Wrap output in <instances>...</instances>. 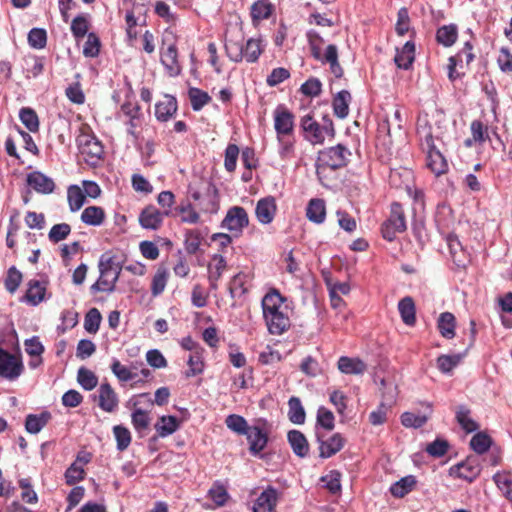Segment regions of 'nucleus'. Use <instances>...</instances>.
<instances>
[{"label":"nucleus","instance_id":"obj_1","mask_svg":"<svg viewBox=\"0 0 512 512\" xmlns=\"http://www.w3.org/2000/svg\"><path fill=\"white\" fill-rule=\"evenodd\" d=\"M98 269L100 275L98 280L91 285V293L114 292L121 274V267L115 262V256L109 253L102 254L98 262Z\"/></svg>","mask_w":512,"mask_h":512},{"label":"nucleus","instance_id":"obj_2","mask_svg":"<svg viewBox=\"0 0 512 512\" xmlns=\"http://www.w3.org/2000/svg\"><path fill=\"white\" fill-rule=\"evenodd\" d=\"M350 156V150L342 144L320 151L316 165L318 179L322 182L323 173L327 168L337 170L345 167L349 162Z\"/></svg>","mask_w":512,"mask_h":512},{"label":"nucleus","instance_id":"obj_3","mask_svg":"<svg viewBox=\"0 0 512 512\" xmlns=\"http://www.w3.org/2000/svg\"><path fill=\"white\" fill-rule=\"evenodd\" d=\"M421 135V145L427 153V167L436 175L440 176L447 172L448 163L443 154L437 149L434 137L429 129L418 130Z\"/></svg>","mask_w":512,"mask_h":512},{"label":"nucleus","instance_id":"obj_4","mask_svg":"<svg viewBox=\"0 0 512 512\" xmlns=\"http://www.w3.org/2000/svg\"><path fill=\"white\" fill-rule=\"evenodd\" d=\"M76 144L80 153L85 156V161L90 164H96L104 153L103 145L95 135L80 130L76 138Z\"/></svg>","mask_w":512,"mask_h":512},{"label":"nucleus","instance_id":"obj_5","mask_svg":"<svg viewBox=\"0 0 512 512\" xmlns=\"http://www.w3.org/2000/svg\"><path fill=\"white\" fill-rule=\"evenodd\" d=\"M406 230V221L402 206L399 203H392L390 217L382 224L381 233L384 239L393 241L397 233Z\"/></svg>","mask_w":512,"mask_h":512},{"label":"nucleus","instance_id":"obj_6","mask_svg":"<svg viewBox=\"0 0 512 512\" xmlns=\"http://www.w3.org/2000/svg\"><path fill=\"white\" fill-rule=\"evenodd\" d=\"M248 225L249 217L246 210L241 206H232L228 209L220 227L228 230L235 237H238Z\"/></svg>","mask_w":512,"mask_h":512},{"label":"nucleus","instance_id":"obj_7","mask_svg":"<svg viewBox=\"0 0 512 512\" xmlns=\"http://www.w3.org/2000/svg\"><path fill=\"white\" fill-rule=\"evenodd\" d=\"M23 371L24 365L21 358L0 348V377L9 381H15L21 376Z\"/></svg>","mask_w":512,"mask_h":512},{"label":"nucleus","instance_id":"obj_8","mask_svg":"<svg viewBox=\"0 0 512 512\" xmlns=\"http://www.w3.org/2000/svg\"><path fill=\"white\" fill-rule=\"evenodd\" d=\"M162 43L168 46L167 49L161 53V63L169 71L171 76H176L180 73V65L178 63V51L173 32L166 31L163 35Z\"/></svg>","mask_w":512,"mask_h":512},{"label":"nucleus","instance_id":"obj_9","mask_svg":"<svg viewBox=\"0 0 512 512\" xmlns=\"http://www.w3.org/2000/svg\"><path fill=\"white\" fill-rule=\"evenodd\" d=\"M316 441L319 444V456L327 459L338 453L345 445V439L340 433H334L329 438L323 431L316 429Z\"/></svg>","mask_w":512,"mask_h":512},{"label":"nucleus","instance_id":"obj_10","mask_svg":"<svg viewBox=\"0 0 512 512\" xmlns=\"http://www.w3.org/2000/svg\"><path fill=\"white\" fill-rule=\"evenodd\" d=\"M274 128L279 141L294 130V115L285 105H278L274 110Z\"/></svg>","mask_w":512,"mask_h":512},{"label":"nucleus","instance_id":"obj_11","mask_svg":"<svg viewBox=\"0 0 512 512\" xmlns=\"http://www.w3.org/2000/svg\"><path fill=\"white\" fill-rule=\"evenodd\" d=\"M449 473L471 483L480 475L481 465L476 457H468L465 461L453 465Z\"/></svg>","mask_w":512,"mask_h":512},{"label":"nucleus","instance_id":"obj_12","mask_svg":"<svg viewBox=\"0 0 512 512\" xmlns=\"http://www.w3.org/2000/svg\"><path fill=\"white\" fill-rule=\"evenodd\" d=\"M279 496L280 494L276 488L268 486L255 499L252 512H277L276 506Z\"/></svg>","mask_w":512,"mask_h":512},{"label":"nucleus","instance_id":"obj_13","mask_svg":"<svg viewBox=\"0 0 512 512\" xmlns=\"http://www.w3.org/2000/svg\"><path fill=\"white\" fill-rule=\"evenodd\" d=\"M170 211H160L153 205L146 206L139 215V223L142 228L157 230L161 227L164 217L169 216Z\"/></svg>","mask_w":512,"mask_h":512},{"label":"nucleus","instance_id":"obj_14","mask_svg":"<svg viewBox=\"0 0 512 512\" xmlns=\"http://www.w3.org/2000/svg\"><path fill=\"white\" fill-rule=\"evenodd\" d=\"M301 128L305 138L312 144H322L325 138L328 137V133L324 131L322 125L309 114L302 117Z\"/></svg>","mask_w":512,"mask_h":512},{"label":"nucleus","instance_id":"obj_15","mask_svg":"<svg viewBox=\"0 0 512 512\" xmlns=\"http://www.w3.org/2000/svg\"><path fill=\"white\" fill-rule=\"evenodd\" d=\"M97 398L98 406L107 413H113L118 407V395L108 382L100 384Z\"/></svg>","mask_w":512,"mask_h":512},{"label":"nucleus","instance_id":"obj_16","mask_svg":"<svg viewBox=\"0 0 512 512\" xmlns=\"http://www.w3.org/2000/svg\"><path fill=\"white\" fill-rule=\"evenodd\" d=\"M27 184L37 193L50 194L55 189V183L52 178L46 176L40 171H34L27 175Z\"/></svg>","mask_w":512,"mask_h":512},{"label":"nucleus","instance_id":"obj_17","mask_svg":"<svg viewBox=\"0 0 512 512\" xmlns=\"http://www.w3.org/2000/svg\"><path fill=\"white\" fill-rule=\"evenodd\" d=\"M277 206L271 196L260 199L255 208V215L261 224H270L276 214Z\"/></svg>","mask_w":512,"mask_h":512},{"label":"nucleus","instance_id":"obj_18","mask_svg":"<svg viewBox=\"0 0 512 512\" xmlns=\"http://www.w3.org/2000/svg\"><path fill=\"white\" fill-rule=\"evenodd\" d=\"M121 112L128 117L127 132L128 134L136 136V128L141 125V108L137 103L124 102L121 105Z\"/></svg>","mask_w":512,"mask_h":512},{"label":"nucleus","instance_id":"obj_19","mask_svg":"<svg viewBox=\"0 0 512 512\" xmlns=\"http://www.w3.org/2000/svg\"><path fill=\"white\" fill-rule=\"evenodd\" d=\"M245 435L247 436L250 445L249 450L252 454L256 455L266 447L268 435L267 432L259 426H251Z\"/></svg>","mask_w":512,"mask_h":512},{"label":"nucleus","instance_id":"obj_20","mask_svg":"<svg viewBox=\"0 0 512 512\" xmlns=\"http://www.w3.org/2000/svg\"><path fill=\"white\" fill-rule=\"evenodd\" d=\"M207 228L204 229H186L184 231V248L189 255H195L201 246L202 241L207 235Z\"/></svg>","mask_w":512,"mask_h":512},{"label":"nucleus","instance_id":"obj_21","mask_svg":"<svg viewBox=\"0 0 512 512\" xmlns=\"http://www.w3.org/2000/svg\"><path fill=\"white\" fill-rule=\"evenodd\" d=\"M178 109L177 100L172 95H165L163 101H159L155 105V116L161 122L168 121L176 114Z\"/></svg>","mask_w":512,"mask_h":512},{"label":"nucleus","instance_id":"obj_22","mask_svg":"<svg viewBox=\"0 0 512 512\" xmlns=\"http://www.w3.org/2000/svg\"><path fill=\"white\" fill-rule=\"evenodd\" d=\"M287 440L294 454L300 458H305L309 453V443L306 436L299 430H290L287 434Z\"/></svg>","mask_w":512,"mask_h":512},{"label":"nucleus","instance_id":"obj_23","mask_svg":"<svg viewBox=\"0 0 512 512\" xmlns=\"http://www.w3.org/2000/svg\"><path fill=\"white\" fill-rule=\"evenodd\" d=\"M47 283L39 280H30L28 282V289L24 296V299L27 303L32 306L39 305L42 301L45 300Z\"/></svg>","mask_w":512,"mask_h":512},{"label":"nucleus","instance_id":"obj_24","mask_svg":"<svg viewBox=\"0 0 512 512\" xmlns=\"http://www.w3.org/2000/svg\"><path fill=\"white\" fill-rule=\"evenodd\" d=\"M179 427L180 421L176 416H161L154 425L157 436L153 437V440H156L157 437L165 438L176 432Z\"/></svg>","mask_w":512,"mask_h":512},{"label":"nucleus","instance_id":"obj_25","mask_svg":"<svg viewBox=\"0 0 512 512\" xmlns=\"http://www.w3.org/2000/svg\"><path fill=\"white\" fill-rule=\"evenodd\" d=\"M268 331L273 335H281L290 327V320L283 312L264 316Z\"/></svg>","mask_w":512,"mask_h":512},{"label":"nucleus","instance_id":"obj_26","mask_svg":"<svg viewBox=\"0 0 512 512\" xmlns=\"http://www.w3.org/2000/svg\"><path fill=\"white\" fill-rule=\"evenodd\" d=\"M415 59V44L407 41L401 49H397L394 62L398 68L408 70Z\"/></svg>","mask_w":512,"mask_h":512},{"label":"nucleus","instance_id":"obj_27","mask_svg":"<svg viewBox=\"0 0 512 512\" xmlns=\"http://www.w3.org/2000/svg\"><path fill=\"white\" fill-rule=\"evenodd\" d=\"M306 217L315 224H322L326 218L325 201L319 198L311 199L306 207Z\"/></svg>","mask_w":512,"mask_h":512},{"label":"nucleus","instance_id":"obj_28","mask_svg":"<svg viewBox=\"0 0 512 512\" xmlns=\"http://www.w3.org/2000/svg\"><path fill=\"white\" fill-rule=\"evenodd\" d=\"M337 365L342 373L348 375H360L367 369V365L361 359L347 356H341Z\"/></svg>","mask_w":512,"mask_h":512},{"label":"nucleus","instance_id":"obj_29","mask_svg":"<svg viewBox=\"0 0 512 512\" xmlns=\"http://www.w3.org/2000/svg\"><path fill=\"white\" fill-rule=\"evenodd\" d=\"M49 411H43L40 414H28L25 419V429L30 434L39 433L51 420Z\"/></svg>","mask_w":512,"mask_h":512},{"label":"nucleus","instance_id":"obj_30","mask_svg":"<svg viewBox=\"0 0 512 512\" xmlns=\"http://www.w3.org/2000/svg\"><path fill=\"white\" fill-rule=\"evenodd\" d=\"M351 99L352 97L348 90H341L334 96L332 106L335 116L340 119L348 116Z\"/></svg>","mask_w":512,"mask_h":512},{"label":"nucleus","instance_id":"obj_31","mask_svg":"<svg viewBox=\"0 0 512 512\" xmlns=\"http://www.w3.org/2000/svg\"><path fill=\"white\" fill-rule=\"evenodd\" d=\"M283 302L284 297L276 289L271 290L262 299L263 315L281 312L280 307Z\"/></svg>","mask_w":512,"mask_h":512},{"label":"nucleus","instance_id":"obj_32","mask_svg":"<svg viewBox=\"0 0 512 512\" xmlns=\"http://www.w3.org/2000/svg\"><path fill=\"white\" fill-rule=\"evenodd\" d=\"M398 310L404 324L413 326L416 323V308L412 297L402 298L398 303Z\"/></svg>","mask_w":512,"mask_h":512},{"label":"nucleus","instance_id":"obj_33","mask_svg":"<svg viewBox=\"0 0 512 512\" xmlns=\"http://www.w3.org/2000/svg\"><path fill=\"white\" fill-rule=\"evenodd\" d=\"M105 211L99 206H88L81 214V221L90 226H101L105 220Z\"/></svg>","mask_w":512,"mask_h":512},{"label":"nucleus","instance_id":"obj_34","mask_svg":"<svg viewBox=\"0 0 512 512\" xmlns=\"http://www.w3.org/2000/svg\"><path fill=\"white\" fill-rule=\"evenodd\" d=\"M438 330L442 337L452 339L455 337L456 319L450 312H443L438 318Z\"/></svg>","mask_w":512,"mask_h":512},{"label":"nucleus","instance_id":"obj_35","mask_svg":"<svg viewBox=\"0 0 512 512\" xmlns=\"http://www.w3.org/2000/svg\"><path fill=\"white\" fill-rule=\"evenodd\" d=\"M458 37V28L455 24L443 25L437 29L436 40L445 47L452 46Z\"/></svg>","mask_w":512,"mask_h":512},{"label":"nucleus","instance_id":"obj_36","mask_svg":"<svg viewBox=\"0 0 512 512\" xmlns=\"http://www.w3.org/2000/svg\"><path fill=\"white\" fill-rule=\"evenodd\" d=\"M288 418L293 424L301 425L305 422L306 413L300 398L292 396L288 400Z\"/></svg>","mask_w":512,"mask_h":512},{"label":"nucleus","instance_id":"obj_37","mask_svg":"<svg viewBox=\"0 0 512 512\" xmlns=\"http://www.w3.org/2000/svg\"><path fill=\"white\" fill-rule=\"evenodd\" d=\"M416 482L413 475L405 476L391 485L390 493L394 497L402 498L413 490Z\"/></svg>","mask_w":512,"mask_h":512},{"label":"nucleus","instance_id":"obj_38","mask_svg":"<svg viewBox=\"0 0 512 512\" xmlns=\"http://www.w3.org/2000/svg\"><path fill=\"white\" fill-rule=\"evenodd\" d=\"M335 427V417L332 411L324 406H320L317 410L315 430L332 431Z\"/></svg>","mask_w":512,"mask_h":512},{"label":"nucleus","instance_id":"obj_39","mask_svg":"<svg viewBox=\"0 0 512 512\" xmlns=\"http://www.w3.org/2000/svg\"><path fill=\"white\" fill-rule=\"evenodd\" d=\"M456 420L467 433H472L479 429L478 423L470 417V410L464 405L457 408Z\"/></svg>","mask_w":512,"mask_h":512},{"label":"nucleus","instance_id":"obj_40","mask_svg":"<svg viewBox=\"0 0 512 512\" xmlns=\"http://www.w3.org/2000/svg\"><path fill=\"white\" fill-rule=\"evenodd\" d=\"M264 46L261 39L250 38L247 40L246 45L243 46L244 59L249 63H254L262 54Z\"/></svg>","mask_w":512,"mask_h":512},{"label":"nucleus","instance_id":"obj_41","mask_svg":"<svg viewBox=\"0 0 512 512\" xmlns=\"http://www.w3.org/2000/svg\"><path fill=\"white\" fill-rule=\"evenodd\" d=\"M19 119L22 124L32 133L39 131V118L34 109L23 107L19 111Z\"/></svg>","mask_w":512,"mask_h":512},{"label":"nucleus","instance_id":"obj_42","mask_svg":"<svg viewBox=\"0 0 512 512\" xmlns=\"http://www.w3.org/2000/svg\"><path fill=\"white\" fill-rule=\"evenodd\" d=\"M273 11V6L267 0H258L251 6V17L253 22L268 19Z\"/></svg>","mask_w":512,"mask_h":512},{"label":"nucleus","instance_id":"obj_43","mask_svg":"<svg viewBox=\"0 0 512 512\" xmlns=\"http://www.w3.org/2000/svg\"><path fill=\"white\" fill-rule=\"evenodd\" d=\"M169 277L166 267L159 266L151 282V293L153 296H159L163 293Z\"/></svg>","mask_w":512,"mask_h":512},{"label":"nucleus","instance_id":"obj_44","mask_svg":"<svg viewBox=\"0 0 512 512\" xmlns=\"http://www.w3.org/2000/svg\"><path fill=\"white\" fill-rule=\"evenodd\" d=\"M465 353L453 355H440L437 358V368L444 374L450 373L463 359Z\"/></svg>","mask_w":512,"mask_h":512},{"label":"nucleus","instance_id":"obj_45","mask_svg":"<svg viewBox=\"0 0 512 512\" xmlns=\"http://www.w3.org/2000/svg\"><path fill=\"white\" fill-rule=\"evenodd\" d=\"M188 96L191 102V107L194 111H200L211 101V97L207 92L196 87H191L188 90Z\"/></svg>","mask_w":512,"mask_h":512},{"label":"nucleus","instance_id":"obj_46","mask_svg":"<svg viewBox=\"0 0 512 512\" xmlns=\"http://www.w3.org/2000/svg\"><path fill=\"white\" fill-rule=\"evenodd\" d=\"M208 496L212 499L216 506L222 507L224 506L228 499L229 494L227 489L220 481H215L211 488L208 490Z\"/></svg>","mask_w":512,"mask_h":512},{"label":"nucleus","instance_id":"obj_47","mask_svg":"<svg viewBox=\"0 0 512 512\" xmlns=\"http://www.w3.org/2000/svg\"><path fill=\"white\" fill-rule=\"evenodd\" d=\"M67 199L70 210L76 212L84 205L86 197L79 186L71 185L67 190Z\"/></svg>","mask_w":512,"mask_h":512},{"label":"nucleus","instance_id":"obj_48","mask_svg":"<svg viewBox=\"0 0 512 512\" xmlns=\"http://www.w3.org/2000/svg\"><path fill=\"white\" fill-rule=\"evenodd\" d=\"M77 381L86 391L93 390L98 384L97 376L91 370L85 367L79 368L77 372Z\"/></svg>","mask_w":512,"mask_h":512},{"label":"nucleus","instance_id":"obj_49","mask_svg":"<svg viewBox=\"0 0 512 512\" xmlns=\"http://www.w3.org/2000/svg\"><path fill=\"white\" fill-rule=\"evenodd\" d=\"M491 444V437L484 432L476 433L470 440V447L479 455L487 452Z\"/></svg>","mask_w":512,"mask_h":512},{"label":"nucleus","instance_id":"obj_50","mask_svg":"<svg viewBox=\"0 0 512 512\" xmlns=\"http://www.w3.org/2000/svg\"><path fill=\"white\" fill-rule=\"evenodd\" d=\"M225 424L230 430L239 435H245L250 428L245 418L237 414L228 415Z\"/></svg>","mask_w":512,"mask_h":512},{"label":"nucleus","instance_id":"obj_51","mask_svg":"<svg viewBox=\"0 0 512 512\" xmlns=\"http://www.w3.org/2000/svg\"><path fill=\"white\" fill-rule=\"evenodd\" d=\"M102 316L97 308H91L85 315L84 328L90 334H95L100 327Z\"/></svg>","mask_w":512,"mask_h":512},{"label":"nucleus","instance_id":"obj_52","mask_svg":"<svg viewBox=\"0 0 512 512\" xmlns=\"http://www.w3.org/2000/svg\"><path fill=\"white\" fill-rule=\"evenodd\" d=\"M320 481L325 483V488L332 494L341 491V473L338 470H331L327 475L322 476Z\"/></svg>","mask_w":512,"mask_h":512},{"label":"nucleus","instance_id":"obj_53","mask_svg":"<svg viewBox=\"0 0 512 512\" xmlns=\"http://www.w3.org/2000/svg\"><path fill=\"white\" fill-rule=\"evenodd\" d=\"M28 43L34 49H43L47 44V33L43 28H32L28 33Z\"/></svg>","mask_w":512,"mask_h":512},{"label":"nucleus","instance_id":"obj_54","mask_svg":"<svg viewBox=\"0 0 512 512\" xmlns=\"http://www.w3.org/2000/svg\"><path fill=\"white\" fill-rule=\"evenodd\" d=\"M113 434L116 439L117 449L119 451L126 450L131 443L130 431L122 425H116L113 427Z\"/></svg>","mask_w":512,"mask_h":512},{"label":"nucleus","instance_id":"obj_55","mask_svg":"<svg viewBox=\"0 0 512 512\" xmlns=\"http://www.w3.org/2000/svg\"><path fill=\"white\" fill-rule=\"evenodd\" d=\"M100 47L101 43L99 37L91 32L87 35V40L83 47V55L89 58L97 57L100 52Z\"/></svg>","mask_w":512,"mask_h":512},{"label":"nucleus","instance_id":"obj_56","mask_svg":"<svg viewBox=\"0 0 512 512\" xmlns=\"http://www.w3.org/2000/svg\"><path fill=\"white\" fill-rule=\"evenodd\" d=\"M212 261L214 262V265H208L209 276H212L213 280H219L227 267V261L224 256L220 254H214L212 256Z\"/></svg>","mask_w":512,"mask_h":512},{"label":"nucleus","instance_id":"obj_57","mask_svg":"<svg viewBox=\"0 0 512 512\" xmlns=\"http://www.w3.org/2000/svg\"><path fill=\"white\" fill-rule=\"evenodd\" d=\"M449 449V443L443 438H437L426 446L425 451L432 457H443Z\"/></svg>","mask_w":512,"mask_h":512},{"label":"nucleus","instance_id":"obj_58","mask_svg":"<svg viewBox=\"0 0 512 512\" xmlns=\"http://www.w3.org/2000/svg\"><path fill=\"white\" fill-rule=\"evenodd\" d=\"M131 420L135 430L139 433L146 430L150 423L148 413L140 408H137L132 412Z\"/></svg>","mask_w":512,"mask_h":512},{"label":"nucleus","instance_id":"obj_59","mask_svg":"<svg viewBox=\"0 0 512 512\" xmlns=\"http://www.w3.org/2000/svg\"><path fill=\"white\" fill-rule=\"evenodd\" d=\"M21 281L22 273L15 266L10 267L5 278L6 290L10 293H14L20 286Z\"/></svg>","mask_w":512,"mask_h":512},{"label":"nucleus","instance_id":"obj_60","mask_svg":"<svg viewBox=\"0 0 512 512\" xmlns=\"http://www.w3.org/2000/svg\"><path fill=\"white\" fill-rule=\"evenodd\" d=\"M246 274L238 273L232 277L229 284V293L232 298H235L237 295H242L246 293L247 289L245 288L246 283Z\"/></svg>","mask_w":512,"mask_h":512},{"label":"nucleus","instance_id":"obj_61","mask_svg":"<svg viewBox=\"0 0 512 512\" xmlns=\"http://www.w3.org/2000/svg\"><path fill=\"white\" fill-rule=\"evenodd\" d=\"M71 232V227L67 223L55 224L49 231V240L53 243H58L68 237Z\"/></svg>","mask_w":512,"mask_h":512},{"label":"nucleus","instance_id":"obj_62","mask_svg":"<svg viewBox=\"0 0 512 512\" xmlns=\"http://www.w3.org/2000/svg\"><path fill=\"white\" fill-rule=\"evenodd\" d=\"M176 211L181 214V221L188 224H196L200 220V215L194 210L191 203L180 205Z\"/></svg>","mask_w":512,"mask_h":512},{"label":"nucleus","instance_id":"obj_63","mask_svg":"<svg viewBox=\"0 0 512 512\" xmlns=\"http://www.w3.org/2000/svg\"><path fill=\"white\" fill-rule=\"evenodd\" d=\"M89 29V23L85 16L77 15L71 22V32L76 39L83 38Z\"/></svg>","mask_w":512,"mask_h":512},{"label":"nucleus","instance_id":"obj_64","mask_svg":"<svg viewBox=\"0 0 512 512\" xmlns=\"http://www.w3.org/2000/svg\"><path fill=\"white\" fill-rule=\"evenodd\" d=\"M300 91L305 96H319L322 92V83L318 78L311 77L301 85Z\"/></svg>","mask_w":512,"mask_h":512}]
</instances>
